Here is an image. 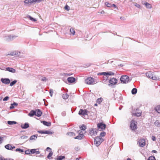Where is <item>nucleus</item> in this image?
Instances as JSON below:
<instances>
[{"instance_id": "obj_48", "label": "nucleus", "mask_w": 160, "mask_h": 160, "mask_svg": "<svg viewBox=\"0 0 160 160\" xmlns=\"http://www.w3.org/2000/svg\"><path fill=\"white\" fill-rule=\"evenodd\" d=\"M53 93V90L52 89H51L50 90L49 93L50 94V96L51 97L52 96V94Z\"/></svg>"}, {"instance_id": "obj_57", "label": "nucleus", "mask_w": 160, "mask_h": 160, "mask_svg": "<svg viewBox=\"0 0 160 160\" xmlns=\"http://www.w3.org/2000/svg\"><path fill=\"white\" fill-rule=\"evenodd\" d=\"M152 140L153 141H155L156 140V137L155 136H152Z\"/></svg>"}, {"instance_id": "obj_53", "label": "nucleus", "mask_w": 160, "mask_h": 160, "mask_svg": "<svg viewBox=\"0 0 160 160\" xmlns=\"http://www.w3.org/2000/svg\"><path fill=\"white\" fill-rule=\"evenodd\" d=\"M135 6L136 7H137V8H140V5L139 4H138L137 3H136L135 4Z\"/></svg>"}, {"instance_id": "obj_17", "label": "nucleus", "mask_w": 160, "mask_h": 160, "mask_svg": "<svg viewBox=\"0 0 160 160\" xmlns=\"http://www.w3.org/2000/svg\"><path fill=\"white\" fill-rule=\"evenodd\" d=\"M24 5L27 6V4H31L33 3H34V0H25L24 1Z\"/></svg>"}, {"instance_id": "obj_61", "label": "nucleus", "mask_w": 160, "mask_h": 160, "mask_svg": "<svg viewBox=\"0 0 160 160\" xmlns=\"http://www.w3.org/2000/svg\"><path fill=\"white\" fill-rule=\"evenodd\" d=\"M64 74L67 76H70L72 74L70 73H64Z\"/></svg>"}, {"instance_id": "obj_56", "label": "nucleus", "mask_w": 160, "mask_h": 160, "mask_svg": "<svg viewBox=\"0 0 160 160\" xmlns=\"http://www.w3.org/2000/svg\"><path fill=\"white\" fill-rule=\"evenodd\" d=\"M3 139V137H0V143H2V140Z\"/></svg>"}, {"instance_id": "obj_26", "label": "nucleus", "mask_w": 160, "mask_h": 160, "mask_svg": "<svg viewBox=\"0 0 160 160\" xmlns=\"http://www.w3.org/2000/svg\"><path fill=\"white\" fill-rule=\"evenodd\" d=\"M37 135H33L30 137V140H36L37 138Z\"/></svg>"}, {"instance_id": "obj_33", "label": "nucleus", "mask_w": 160, "mask_h": 160, "mask_svg": "<svg viewBox=\"0 0 160 160\" xmlns=\"http://www.w3.org/2000/svg\"><path fill=\"white\" fill-rule=\"evenodd\" d=\"M69 95L67 94H63L62 95V98L64 99H66L68 98Z\"/></svg>"}, {"instance_id": "obj_63", "label": "nucleus", "mask_w": 160, "mask_h": 160, "mask_svg": "<svg viewBox=\"0 0 160 160\" xmlns=\"http://www.w3.org/2000/svg\"><path fill=\"white\" fill-rule=\"evenodd\" d=\"M100 13L103 14L105 13V12L103 10H102L100 12Z\"/></svg>"}, {"instance_id": "obj_58", "label": "nucleus", "mask_w": 160, "mask_h": 160, "mask_svg": "<svg viewBox=\"0 0 160 160\" xmlns=\"http://www.w3.org/2000/svg\"><path fill=\"white\" fill-rule=\"evenodd\" d=\"M62 116H64L66 115V113L65 112H63L62 113Z\"/></svg>"}, {"instance_id": "obj_18", "label": "nucleus", "mask_w": 160, "mask_h": 160, "mask_svg": "<svg viewBox=\"0 0 160 160\" xmlns=\"http://www.w3.org/2000/svg\"><path fill=\"white\" fill-rule=\"evenodd\" d=\"M67 80L69 82L72 83L75 82L76 79L72 77H69L68 78Z\"/></svg>"}, {"instance_id": "obj_44", "label": "nucleus", "mask_w": 160, "mask_h": 160, "mask_svg": "<svg viewBox=\"0 0 160 160\" xmlns=\"http://www.w3.org/2000/svg\"><path fill=\"white\" fill-rule=\"evenodd\" d=\"M41 80L43 81L46 82L47 81V79L46 77H42V78H41Z\"/></svg>"}, {"instance_id": "obj_49", "label": "nucleus", "mask_w": 160, "mask_h": 160, "mask_svg": "<svg viewBox=\"0 0 160 160\" xmlns=\"http://www.w3.org/2000/svg\"><path fill=\"white\" fill-rule=\"evenodd\" d=\"M9 98V97L8 96L5 97L3 99V101H7Z\"/></svg>"}, {"instance_id": "obj_7", "label": "nucleus", "mask_w": 160, "mask_h": 160, "mask_svg": "<svg viewBox=\"0 0 160 160\" xmlns=\"http://www.w3.org/2000/svg\"><path fill=\"white\" fill-rule=\"evenodd\" d=\"M137 122L134 120H132L131 122L130 128L132 130H135L137 129Z\"/></svg>"}, {"instance_id": "obj_32", "label": "nucleus", "mask_w": 160, "mask_h": 160, "mask_svg": "<svg viewBox=\"0 0 160 160\" xmlns=\"http://www.w3.org/2000/svg\"><path fill=\"white\" fill-rule=\"evenodd\" d=\"M137 90L136 88H133V89H132L131 91L132 93V94H136L137 93Z\"/></svg>"}, {"instance_id": "obj_62", "label": "nucleus", "mask_w": 160, "mask_h": 160, "mask_svg": "<svg viewBox=\"0 0 160 160\" xmlns=\"http://www.w3.org/2000/svg\"><path fill=\"white\" fill-rule=\"evenodd\" d=\"M152 152H153V153H157V151L156 150H153L152 151Z\"/></svg>"}, {"instance_id": "obj_64", "label": "nucleus", "mask_w": 160, "mask_h": 160, "mask_svg": "<svg viewBox=\"0 0 160 160\" xmlns=\"http://www.w3.org/2000/svg\"><path fill=\"white\" fill-rule=\"evenodd\" d=\"M0 160H7V159H4V158L3 159V158H0Z\"/></svg>"}, {"instance_id": "obj_38", "label": "nucleus", "mask_w": 160, "mask_h": 160, "mask_svg": "<svg viewBox=\"0 0 160 160\" xmlns=\"http://www.w3.org/2000/svg\"><path fill=\"white\" fill-rule=\"evenodd\" d=\"M106 135V132L104 131L102 132L100 134V137H103Z\"/></svg>"}, {"instance_id": "obj_16", "label": "nucleus", "mask_w": 160, "mask_h": 160, "mask_svg": "<svg viewBox=\"0 0 160 160\" xmlns=\"http://www.w3.org/2000/svg\"><path fill=\"white\" fill-rule=\"evenodd\" d=\"M5 148L7 149L12 150L13 149L15 148V147L12 145L8 144L5 146Z\"/></svg>"}, {"instance_id": "obj_14", "label": "nucleus", "mask_w": 160, "mask_h": 160, "mask_svg": "<svg viewBox=\"0 0 160 160\" xmlns=\"http://www.w3.org/2000/svg\"><path fill=\"white\" fill-rule=\"evenodd\" d=\"M88 134L91 136H95L97 134V131L95 130L94 131V129L93 128H91L89 129V133Z\"/></svg>"}, {"instance_id": "obj_8", "label": "nucleus", "mask_w": 160, "mask_h": 160, "mask_svg": "<svg viewBox=\"0 0 160 160\" xmlns=\"http://www.w3.org/2000/svg\"><path fill=\"white\" fill-rule=\"evenodd\" d=\"M114 74V73L111 72H104L101 73H99L98 74V75H103L104 76L107 75H113Z\"/></svg>"}, {"instance_id": "obj_13", "label": "nucleus", "mask_w": 160, "mask_h": 160, "mask_svg": "<svg viewBox=\"0 0 160 160\" xmlns=\"http://www.w3.org/2000/svg\"><path fill=\"white\" fill-rule=\"evenodd\" d=\"M1 81L3 83L8 84L10 82V80L8 78H2Z\"/></svg>"}, {"instance_id": "obj_59", "label": "nucleus", "mask_w": 160, "mask_h": 160, "mask_svg": "<svg viewBox=\"0 0 160 160\" xmlns=\"http://www.w3.org/2000/svg\"><path fill=\"white\" fill-rule=\"evenodd\" d=\"M35 153H36V154H39L40 153V152L39 151H36V150Z\"/></svg>"}, {"instance_id": "obj_21", "label": "nucleus", "mask_w": 160, "mask_h": 160, "mask_svg": "<svg viewBox=\"0 0 160 160\" xmlns=\"http://www.w3.org/2000/svg\"><path fill=\"white\" fill-rule=\"evenodd\" d=\"M4 40L7 41H11V35H5L4 36Z\"/></svg>"}, {"instance_id": "obj_11", "label": "nucleus", "mask_w": 160, "mask_h": 160, "mask_svg": "<svg viewBox=\"0 0 160 160\" xmlns=\"http://www.w3.org/2000/svg\"><path fill=\"white\" fill-rule=\"evenodd\" d=\"M138 143H139L140 147H143L145 145V139L143 138L141 139L138 141Z\"/></svg>"}, {"instance_id": "obj_42", "label": "nucleus", "mask_w": 160, "mask_h": 160, "mask_svg": "<svg viewBox=\"0 0 160 160\" xmlns=\"http://www.w3.org/2000/svg\"><path fill=\"white\" fill-rule=\"evenodd\" d=\"M80 129L81 130H84L86 129V127L85 126L82 125L80 127Z\"/></svg>"}, {"instance_id": "obj_36", "label": "nucleus", "mask_w": 160, "mask_h": 160, "mask_svg": "<svg viewBox=\"0 0 160 160\" xmlns=\"http://www.w3.org/2000/svg\"><path fill=\"white\" fill-rule=\"evenodd\" d=\"M105 5L108 7L110 8L112 7V4L109 3V2H106L105 3Z\"/></svg>"}, {"instance_id": "obj_31", "label": "nucleus", "mask_w": 160, "mask_h": 160, "mask_svg": "<svg viewBox=\"0 0 160 160\" xmlns=\"http://www.w3.org/2000/svg\"><path fill=\"white\" fill-rule=\"evenodd\" d=\"M67 134L70 137L74 136L75 135V133L72 132H68Z\"/></svg>"}, {"instance_id": "obj_24", "label": "nucleus", "mask_w": 160, "mask_h": 160, "mask_svg": "<svg viewBox=\"0 0 160 160\" xmlns=\"http://www.w3.org/2000/svg\"><path fill=\"white\" fill-rule=\"evenodd\" d=\"M154 109L158 113H160V105H158L155 107Z\"/></svg>"}, {"instance_id": "obj_34", "label": "nucleus", "mask_w": 160, "mask_h": 160, "mask_svg": "<svg viewBox=\"0 0 160 160\" xmlns=\"http://www.w3.org/2000/svg\"><path fill=\"white\" fill-rule=\"evenodd\" d=\"M154 124L155 126L157 127H159L160 126V123L159 121L156 120L154 122Z\"/></svg>"}, {"instance_id": "obj_51", "label": "nucleus", "mask_w": 160, "mask_h": 160, "mask_svg": "<svg viewBox=\"0 0 160 160\" xmlns=\"http://www.w3.org/2000/svg\"><path fill=\"white\" fill-rule=\"evenodd\" d=\"M30 151L29 150H27L25 151V154H31V153L30 152Z\"/></svg>"}, {"instance_id": "obj_43", "label": "nucleus", "mask_w": 160, "mask_h": 160, "mask_svg": "<svg viewBox=\"0 0 160 160\" xmlns=\"http://www.w3.org/2000/svg\"><path fill=\"white\" fill-rule=\"evenodd\" d=\"M11 41L14 40L17 37H18V36L17 35H11Z\"/></svg>"}, {"instance_id": "obj_15", "label": "nucleus", "mask_w": 160, "mask_h": 160, "mask_svg": "<svg viewBox=\"0 0 160 160\" xmlns=\"http://www.w3.org/2000/svg\"><path fill=\"white\" fill-rule=\"evenodd\" d=\"M117 81L118 80L116 78H112L109 80V82L111 84L115 85L117 83Z\"/></svg>"}, {"instance_id": "obj_41", "label": "nucleus", "mask_w": 160, "mask_h": 160, "mask_svg": "<svg viewBox=\"0 0 160 160\" xmlns=\"http://www.w3.org/2000/svg\"><path fill=\"white\" fill-rule=\"evenodd\" d=\"M147 160H156L155 157L153 156L150 157Z\"/></svg>"}, {"instance_id": "obj_23", "label": "nucleus", "mask_w": 160, "mask_h": 160, "mask_svg": "<svg viewBox=\"0 0 160 160\" xmlns=\"http://www.w3.org/2000/svg\"><path fill=\"white\" fill-rule=\"evenodd\" d=\"M36 112H35V111H34V110H31L30 112V113L28 114V115L31 117H32L34 115H36Z\"/></svg>"}, {"instance_id": "obj_4", "label": "nucleus", "mask_w": 160, "mask_h": 160, "mask_svg": "<svg viewBox=\"0 0 160 160\" xmlns=\"http://www.w3.org/2000/svg\"><path fill=\"white\" fill-rule=\"evenodd\" d=\"M85 82L88 84H92L96 83V81L94 78L91 77L87 78L85 80Z\"/></svg>"}, {"instance_id": "obj_19", "label": "nucleus", "mask_w": 160, "mask_h": 160, "mask_svg": "<svg viewBox=\"0 0 160 160\" xmlns=\"http://www.w3.org/2000/svg\"><path fill=\"white\" fill-rule=\"evenodd\" d=\"M35 112H36V116L38 117L41 116L42 114L41 111L39 109H36Z\"/></svg>"}, {"instance_id": "obj_39", "label": "nucleus", "mask_w": 160, "mask_h": 160, "mask_svg": "<svg viewBox=\"0 0 160 160\" xmlns=\"http://www.w3.org/2000/svg\"><path fill=\"white\" fill-rule=\"evenodd\" d=\"M53 133L52 132H51L50 131H44V134H52Z\"/></svg>"}, {"instance_id": "obj_22", "label": "nucleus", "mask_w": 160, "mask_h": 160, "mask_svg": "<svg viewBox=\"0 0 160 160\" xmlns=\"http://www.w3.org/2000/svg\"><path fill=\"white\" fill-rule=\"evenodd\" d=\"M44 125L47 126H50L51 125V123L50 122H48L44 121H42L41 122Z\"/></svg>"}, {"instance_id": "obj_3", "label": "nucleus", "mask_w": 160, "mask_h": 160, "mask_svg": "<svg viewBox=\"0 0 160 160\" xmlns=\"http://www.w3.org/2000/svg\"><path fill=\"white\" fill-rule=\"evenodd\" d=\"M103 141L102 138L97 137L94 139L95 145L97 147Z\"/></svg>"}, {"instance_id": "obj_28", "label": "nucleus", "mask_w": 160, "mask_h": 160, "mask_svg": "<svg viewBox=\"0 0 160 160\" xmlns=\"http://www.w3.org/2000/svg\"><path fill=\"white\" fill-rule=\"evenodd\" d=\"M8 123L10 125H12L13 124H16L17 122L14 121H8Z\"/></svg>"}, {"instance_id": "obj_60", "label": "nucleus", "mask_w": 160, "mask_h": 160, "mask_svg": "<svg viewBox=\"0 0 160 160\" xmlns=\"http://www.w3.org/2000/svg\"><path fill=\"white\" fill-rule=\"evenodd\" d=\"M113 7L114 8H116V6L115 4H112V7Z\"/></svg>"}, {"instance_id": "obj_29", "label": "nucleus", "mask_w": 160, "mask_h": 160, "mask_svg": "<svg viewBox=\"0 0 160 160\" xmlns=\"http://www.w3.org/2000/svg\"><path fill=\"white\" fill-rule=\"evenodd\" d=\"M53 153V152L52 151H51L50 152H49V154L48 155V156H47V158L48 159H52V158L51 157Z\"/></svg>"}, {"instance_id": "obj_35", "label": "nucleus", "mask_w": 160, "mask_h": 160, "mask_svg": "<svg viewBox=\"0 0 160 160\" xmlns=\"http://www.w3.org/2000/svg\"><path fill=\"white\" fill-rule=\"evenodd\" d=\"M70 31L72 35H73L75 34V31L73 28H71L70 30Z\"/></svg>"}, {"instance_id": "obj_1", "label": "nucleus", "mask_w": 160, "mask_h": 160, "mask_svg": "<svg viewBox=\"0 0 160 160\" xmlns=\"http://www.w3.org/2000/svg\"><path fill=\"white\" fill-rule=\"evenodd\" d=\"M89 111L86 109H80L79 112L78 114L79 115H82L83 118H88V115L89 114Z\"/></svg>"}, {"instance_id": "obj_37", "label": "nucleus", "mask_w": 160, "mask_h": 160, "mask_svg": "<svg viewBox=\"0 0 160 160\" xmlns=\"http://www.w3.org/2000/svg\"><path fill=\"white\" fill-rule=\"evenodd\" d=\"M17 82V80H14L12 82H11L10 83V86H13Z\"/></svg>"}, {"instance_id": "obj_25", "label": "nucleus", "mask_w": 160, "mask_h": 160, "mask_svg": "<svg viewBox=\"0 0 160 160\" xmlns=\"http://www.w3.org/2000/svg\"><path fill=\"white\" fill-rule=\"evenodd\" d=\"M18 103L14 102L13 103H12L11 105V106L10 107V109H12L14 108V106H17L18 105Z\"/></svg>"}, {"instance_id": "obj_6", "label": "nucleus", "mask_w": 160, "mask_h": 160, "mask_svg": "<svg viewBox=\"0 0 160 160\" xmlns=\"http://www.w3.org/2000/svg\"><path fill=\"white\" fill-rule=\"evenodd\" d=\"M97 127L100 131H103L105 129L106 125L102 122H100L97 124Z\"/></svg>"}, {"instance_id": "obj_2", "label": "nucleus", "mask_w": 160, "mask_h": 160, "mask_svg": "<svg viewBox=\"0 0 160 160\" xmlns=\"http://www.w3.org/2000/svg\"><path fill=\"white\" fill-rule=\"evenodd\" d=\"M146 76L149 78L152 79L153 80H157L159 79V78L156 76L153 75L152 72L149 71L146 73Z\"/></svg>"}, {"instance_id": "obj_45", "label": "nucleus", "mask_w": 160, "mask_h": 160, "mask_svg": "<svg viewBox=\"0 0 160 160\" xmlns=\"http://www.w3.org/2000/svg\"><path fill=\"white\" fill-rule=\"evenodd\" d=\"M28 138V137L26 136H21L20 138L21 139H26Z\"/></svg>"}, {"instance_id": "obj_54", "label": "nucleus", "mask_w": 160, "mask_h": 160, "mask_svg": "<svg viewBox=\"0 0 160 160\" xmlns=\"http://www.w3.org/2000/svg\"><path fill=\"white\" fill-rule=\"evenodd\" d=\"M141 115V113L140 112L137 113H136V115L138 117L140 116Z\"/></svg>"}, {"instance_id": "obj_5", "label": "nucleus", "mask_w": 160, "mask_h": 160, "mask_svg": "<svg viewBox=\"0 0 160 160\" xmlns=\"http://www.w3.org/2000/svg\"><path fill=\"white\" fill-rule=\"evenodd\" d=\"M120 81L123 83H127L130 81L129 77L127 75L122 76L120 78Z\"/></svg>"}, {"instance_id": "obj_52", "label": "nucleus", "mask_w": 160, "mask_h": 160, "mask_svg": "<svg viewBox=\"0 0 160 160\" xmlns=\"http://www.w3.org/2000/svg\"><path fill=\"white\" fill-rule=\"evenodd\" d=\"M38 132L41 134H44V131H38Z\"/></svg>"}, {"instance_id": "obj_30", "label": "nucleus", "mask_w": 160, "mask_h": 160, "mask_svg": "<svg viewBox=\"0 0 160 160\" xmlns=\"http://www.w3.org/2000/svg\"><path fill=\"white\" fill-rule=\"evenodd\" d=\"M65 158V157L64 156H57V160H62V159Z\"/></svg>"}, {"instance_id": "obj_20", "label": "nucleus", "mask_w": 160, "mask_h": 160, "mask_svg": "<svg viewBox=\"0 0 160 160\" xmlns=\"http://www.w3.org/2000/svg\"><path fill=\"white\" fill-rule=\"evenodd\" d=\"M21 127L22 129H27L29 127V125L28 123L25 122L24 124H22Z\"/></svg>"}, {"instance_id": "obj_46", "label": "nucleus", "mask_w": 160, "mask_h": 160, "mask_svg": "<svg viewBox=\"0 0 160 160\" xmlns=\"http://www.w3.org/2000/svg\"><path fill=\"white\" fill-rule=\"evenodd\" d=\"M15 151L17 152L19 151V152H24L23 150L21 149L20 148H17L15 150Z\"/></svg>"}, {"instance_id": "obj_27", "label": "nucleus", "mask_w": 160, "mask_h": 160, "mask_svg": "<svg viewBox=\"0 0 160 160\" xmlns=\"http://www.w3.org/2000/svg\"><path fill=\"white\" fill-rule=\"evenodd\" d=\"M145 5L146 8H148L150 9L152 8L151 5L148 2H145Z\"/></svg>"}, {"instance_id": "obj_47", "label": "nucleus", "mask_w": 160, "mask_h": 160, "mask_svg": "<svg viewBox=\"0 0 160 160\" xmlns=\"http://www.w3.org/2000/svg\"><path fill=\"white\" fill-rule=\"evenodd\" d=\"M29 17L30 19L31 20L33 21H34V22L36 21V20L35 19L33 18L31 16H29Z\"/></svg>"}, {"instance_id": "obj_50", "label": "nucleus", "mask_w": 160, "mask_h": 160, "mask_svg": "<svg viewBox=\"0 0 160 160\" xmlns=\"http://www.w3.org/2000/svg\"><path fill=\"white\" fill-rule=\"evenodd\" d=\"M102 98H98L97 100V102L98 103H100V102H102Z\"/></svg>"}, {"instance_id": "obj_40", "label": "nucleus", "mask_w": 160, "mask_h": 160, "mask_svg": "<svg viewBox=\"0 0 160 160\" xmlns=\"http://www.w3.org/2000/svg\"><path fill=\"white\" fill-rule=\"evenodd\" d=\"M37 150V149H31L30 151V152L31 153V154L35 153V151L36 150Z\"/></svg>"}, {"instance_id": "obj_10", "label": "nucleus", "mask_w": 160, "mask_h": 160, "mask_svg": "<svg viewBox=\"0 0 160 160\" xmlns=\"http://www.w3.org/2000/svg\"><path fill=\"white\" fill-rule=\"evenodd\" d=\"M21 52L18 51H15L11 52L10 54H8V55L11 56H14L15 57H20V54Z\"/></svg>"}, {"instance_id": "obj_9", "label": "nucleus", "mask_w": 160, "mask_h": 160, "mask_svg": "<svg viewBox=\"0 0 160 160\" xmlns=\"http://www.w3.org/2000/svg\"><path fill=\"white\" fill-rule=\"evenodd\" d=\"M78 132L79 133V134L74 138L75 139H78L79 140H81L83 138L84 136L82 133H81V131L80 130H79L78 131Z\"/></svg>"}, {"instance_id": "obj_12", "label": "nucleus", "mask_w": 160, "mask_h": 160, "mask_svg": "<svg viewBox=\"0 0 160 160\" xmlns=\"http://www.w3.org/2000/svg\"><path fill=\"white\" fill-rule=\"evenodd\" d=\"M1 69L4 70L8 71L12 73H15L16 72L15 69L12 68L8 67L7 68H4V69H3L1 68Z\"/></svg>"}, {"instance_id": "obj_55", "label": "nucleus", "mask_w": 160, "mask_h": 160, "mask_svg": "<svg viewBox=\"0 0 160 160\" xmlns=\"http://www.w3.org/2000/svg\"><path fill=\"white\" fill-rule=\"evenodd\" d=\"M69 7L68 5H66V6H65V9L66 10H69Z\"/></svg>"}]
</instances>
